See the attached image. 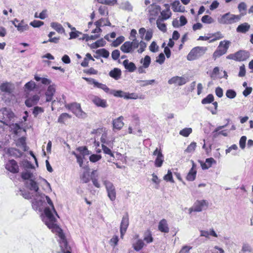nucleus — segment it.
<instances>
[{
    "mask_svg": "<svg viewBox=\"0 0 253 253\" xmlns=\"http://www.w3.org/2000/svg\"><path fill=\"white\" fill-rule=\"evenodd\" d=\"M41 198H42L43 201L45 198L47 203L50 206L49 207L45 208L44 211L45 216L43 217L42 220L47 225V226L51 229L53 232L56 234L60 238V246L61 248L65 247L66 248L67 246V242L65 238V236L62 230L56 224V219L53 215V212L58 216V214L54 209L53 203L50 198L48 196L44 194H41Z\"/></svg>",
    "mask_w": 253,
    "mask_h": 253,
    "instance_id": "obj_1",
    "label": "nucleus"
},
{
    "mask_svg": "<svg viewBox=\"0 0 253 253\" xmlns=\"http://www.w3.org/2000/svg\"><path fill=\"white\" fill-rule=\"evenodd\" d=\"M241 17L240 15H234L228 12L222 15L218 19V21L222 24H232L239 21Z\"/></svg>",
    "mask_w": 253,
    "mask_h": 253,
    "instance_id": "obj_2",
    "label": "nucleus"
},
{
    "mask_svg": "<svg viewBox=\"0 0 253 253\" xmlns=\"http://www.w3.org/2000/svg\"><path fill=\"white\" fill-rule=\"evenodd\" d=\"M207 47L204 46H197L193 48L187 56V59L189 61H192L198 59L203 56L206 51Z\"/></svg>",
    "mask_w": 253,
    "mask_h": 253,
    "instance_id": "obj_3",
    "label": "nucleus"
},
{
    "mask_svg": "<svg viewBox=\"0 0 253 253\" xmlns=\"http://www.w3.org/2000/svg\"><path fill=\"white\" fill-rule=\"evenodd\" d=\"M230 42L224 40L221 41L216 50L213 52L212 57L215 60L222 55L225 54L229 47Z\"/></svg>",
    "mask_w": 253,
    "mask_h": 253,
    "instance_id": "obj_4",
    "label": "nucleus"
},
{
    "mask_svg": "<svg viewBox=\"0 0 253 253\" xmlns=\"http://www.w3.org/2000/svg\"><path fill=\"white\" fill-rule=\"evenodd\" d=\"M65 106L78 118H83L86 116L85 113L82 111L81 105L79 103H73L68 104Z\"/></svg>",
    "mask_w": 253,
    "mask_h": 253,
    "instance_id": "obj_5",
    "label": "nucleus"
},
{
    "mask_svg": "<svg viewBox=\"0 0 253 253\" xmlns=\"http://www.w3.org/2000/svg\"><path fill=\"white\" fill-rule=\"evenodd\" d=\"M209 206V203L205 200L196 201L192 207L189 209V213L192 211L200 212L203 210L207 209Z\"/></svg>",
    "mask_w": 253,
    "mask_h": 253,
    "instance_id": "obj_6",
    "label": "nucleus"
},
{
    "mask_svg": "<svg viewBox=\"0 0 253 253\" xmlns=\"http://www.w3.org/2000/svg\"><path fill=\"white\" fill-rule=\"evenodd\" d=\"M153 155L156 156L154 162L155 167L157 168L161 167L164 162V156L161 150L157 148L154 151Z\"/></svg>",
    "mask_w": 253,
    "mask_h": 253,
    "instance_id": "obj_7",
    "label": "nucleus"
},
{
    "mask_svg": "<svg viewBox=\"0 0 253 253\" xmlns=\"http://www.w3.org/2000/svg\"><path fill=\"white\" fill-rule=\"evenodd\" d=\"M129 225V219L128 215L126 213V215H124L120 225V233H121V238H123V237L126 233L127 228Z\"/></svg>",
    "mask_w": 253,
    "mask_h": 253,
    "instance_id": "obj_8",
    "label": "nucleus"
},
{
    "mask_svg": "<svg viewBox=\"0 0 253 253\" xmlns=\"http://www.w3.org/2000/svg\"><path fill=\"white\" fill-rule=\"evenodd\" d=\"M12 22L14 26L17 28V30L20 33L28 30L30 28L24 20H21L19 22L17 19H15Z\"/></svg>",
    "mask_w": 253,
    "mask_h": 253,
    "instance_id": "obj_9",
    "label": "nucleus"
},
{
    "mask_svg": "<svg viewBox=\"0 0 253 253\" xmlns=\"http://www.w3.org/2000/svg\"><path fill=\"white\" fill-rule=\"evenodd\" d=\"M188 82L187 78L183 77L174 76L168 81L169 84H176L179 86L185 84Z\"/></svg>",
    "mask_w": 253,
    "mask_h": 253,
    "instance_id": "obj_10",
    "label": "nucleus"
},
{
    "mask_svg": "<svg viewBox=\"0 0 253 253\" xmlns=\"http://www.w3.org/2000/svg\"><path fill=\"white\" fill-rule=\"evenodd\" d=\"M5 169L13 173H16L19 172V167L17 163L14 160H9L6 163Z\"/></svg>",
    "mask_w": 253,
    "mask_h": 253,
    "instance_id": "obj_11",
    "label": "nucleus"
},
{
    "mask_svg": "<svg viewBox=\"0 0 253 253\" xmlns=\"http://www.w3.org/2000/svg\"><path fill=\"white\" fill-rule=\"evenodd\" d=\"M91 100L92 102L97 107L105 108L108 106L107 101L105 99L101 98L98 96H93L91 99Z\"/></svg>",
    "mask_w": 253,
    "mask_h": 253,
    "instance_id": "obj_12",
    "label": "nucleus"
},
{
    "mask_svg": "<svg viewBox=\"0 0 253 253\" xmlns=\"http://www.w3.org/2000/svg\"><path fill=\"white\" fill-rule=\"evenodd\" d=\"M14 89V85L9 83H3L0 85V90L1 91L7 93L9 95H11Z\"/></svg>",
    "mask_w": 253,
    "mask_h": 253,
    "instance_id": "obj_13",
    "label": "nucleus"
},
{
    "mask_svg": "<svg viewBox=\"0 0 253 253\" xmlns=\"http://www.w3.org/2000/svg\"><path fill=\"white\" fill-rule=\"evenodd\" d=\"M123 120L124 117L120 116L113 120L112 124L114 130H120L122 129L124 125V123L123 122Z\"/></svg>",
    "mask_w": 253,
    "mask_h": 253,
    "instance_id": "obj_14",
    "label": "nucleus"
},
{
    "mask_svg": "<svg viewBox=\"0 0 253 253\" xmlns=\"http://www.w3.org/2000/svg\"><path fill=\"white\" fill-rule=\"evenodd\" d=\"M2 114L4 118L7 119L5 120L3 122H6V121H7L10 122H14V119L15 117V116L14 113L10 110L6 108L2 110Z\"/></svg>",
    "mask_w": 253,
    "mask_h": 253,
    "instance_id": "obj_15",
    "label": "nucleus"
},
{
    "mask_svg": "<svg viewBox=\"0 0 253 253\" xmlns=\"http://www.w3.org/2000/svg\"><path fill=\"white\" fill-rule=\"evenodd\" d=\"M3 123L6 126H8L10 129L14 134H17L18 130L21 129V127L19 124L17 123H13V122H10L9 121H6V122H3Z\"/></svg>",
    "mask_w": 253,
    "mask_h": 253,
    "instance_id": "obj_16",
    "label": "nucleus"
},
{
    "mask_svg": "<svg viewBox=\"0 0 253 253\" xmlns=\"http://www.w3.org/2000/svg\"><path fill=\"white\" fill-rule=\"evenodd\" d=\"M105 86L107 89L103 90L106 93L113 95L116 97H123L125 98V92L122 90H115L113 89H110L109 87L105 84Z\"/></svg>",
    "mask_w": 253,
    "mask_h": 253,
    "instance_id": "obj_17",
    "label": "nucleus"
},
{
    "mask_svg": "<svg viewBox=\"0 0 253 253\" xmlns=\"http://www.w3.org/2000/svg\"><path fill=\"white\" fill-rule=\"evenodd\" d=\"M40 99V96L38 95H34L27 99L25 101V105L28 107H31L35 105H36Z\"/></svg>",
    "mask_w": 253,
    "mask_h": 253,
    "instance_id": "obj_18",
    "label": "nucleus"
},
{
    "mask_svg": "<svg viewBox=\"0 0 253 253\" xmlns=\"http://www.w3.org/2000/svg\"><path fill=\"white\" fill-rule=\"evenodd\" d=\"M236 61H243L247 59L250 56L249 52L245 50H240L236 52Z\"/></svg>",
    "mask_w": 253,
    "mask_h": 253,
    "instance_id": "obj_19",
    "label": "nucleus"
},
{
    "mask_svg": "<svg viewBox=\"0 0 253 253\" xmlns=\"http://www.w3.org/2000/svg\"><path fill=\"white\" fill-rule=\"evenodd\" d=\"M191 163L192 164V167L190 169L186 176V179L191 181H193L195 179L196 175L197 173L196 170V165L194 161L192 160H191Z\"/></svg>",
    "mask_w": 253,
    "mask_h": 253,
    "instance_id": "obj_20",
    "label": "nucleus"
},
{
    "mask_svg": "<svg viewBox=\"0 0 253 253\" xmlns=\"http://www.w3.org/2000/svg\"><path fill=\"white\" fill-rule=\"evenodd\" d=\"M55 92V86L54 85H50L45 92L46 101L47 102L51 101L52 99V97Z\"/></svg>",
    "mask_w": 253,
    "mask_h": 253,
    "instance_id": "obj_21",
    "label": "nucleus"
},
{
    "mask_svg": "<svg viewBox=\"0 0 253 253\" xmlns=\"http://www.w3.org/2000/svg\"><path fill=\"white\" fill-rule=\"evenodd\" d=\"M36 196L37 198L34 199L32 202V207L35 210L38 211L40 209L43 203V200L42 198H41V194H39Z\"/></svg>",
    "mask_w": 253,
    "mask_h": 253,
    "instance_id": "obj_22",
    "label": "nucleus"
},
{
    "mask_svg": "<svg viewBox=\"0 0 253 253\" xmlns=\"http://www.w3.org/2000/svg\"><path fill=\"white\" fill-rule=\"evenodd\" d=\"M83 79L86 81V82H87L89 84H93L96 87L100 88L102 90L107 89L106 87L105 86V84L100 83L92 78L83 77Z\"/></svg>",
    "mask_w": 253,
    "mask_h": 253,
    "instance_id": "obj_23",
    "label": "nucleus"
},
{
    "mask_svg": "<svg viewBox=\"0 0 253 253\" xmlns=\"http://www.w3.org/2000/svg\"><path fill=\"white\" fill-rule=\"evenodd\" d=\"M150 16H156L160 10V7L158 5L152 4L147 8Z\"/></svg>",
    "mask_w": 253,
    "mask_h": 253,
    "instance_id": "obj_24",
    "label": "nucleus"
},
{
    "mask_svg": "<svg viewBox=\"0 0 253 253\" xmlns=\"http://www.w3.org/2000/svg\"><path fill=\"white\" fill-rule=\"evenodd\" d=\"M158 229L162 232L168 233L169 232V227L167 220L163 219L159 223Z\"/></svg>",
    "mask_w": 253,
    "mask_h": 253,
    "instance_id": "obj_25",
    "label": "nucleus"
},
{
    "mask_svg": "<svg viewBox=\"0 0 253 253\" xmlns=\"http://www.w3.org/2000/svg\"><path fill=\"white\" fill-rule=\"evenodd\" d=\"M123 64L125 68L129 72H133L136 69L134 63L131 62H129L128 59L125 60L123 62Z\"/></svg>",
    "mask_w": 253,
    "mask_h": 253,
    "instance_id": "obj_26",
    "label": "nucleus"
},
{
    "mask_svg": "<svg viewBox=\"0 0 253 253\" xmlns=\"http://www.w3.org/2000/svg\"><path fill=\"white\" fill-rule=\"evenodd\" d=\"M213 164H216V161L212 158H210L206 159L205 163H201V166L203 169H207Z\"/></svg>",
    "mask_w": 253,
    "mask_h": 253,
    "instance_id": "obj_27",
    "label": "nucleus"
},
{
    "mask_svg": "<svg viewBox=\"0 0 253 253\" xmlns=\"http://www.w3.org/2000/svg\"><path fill=\"white\" fill-rule=\"evenodd\" d=\"M27 187L31 191H34L36 193V196L40 194L39 192V188L37 183L33 179H30Z\"/></svg>",
    "mask_w": 253,
    "mask_h": 253,
    "instance_id": "obj_28",
    "label": "nucleus"
},
{
    "mask_svg": "<svg viewBox=\"0 0 253 253\" xmlns=\"http://www.w3.org/2000/svg\"><path fill=\"white\" fill-rule=\"evenodd\" d=\"M172 9L174 12H183L185 7L182 6L178 0L174 1L172 4Z\"/></svg>",
    "mask_w": 253,
    "mask_h": 253,
    "instance_id": "obj_29",
    "label": "nucleus"
},
{
    "mask_svg": "<svg viewBox=\"0 0 253 253\" xmlns=\"http://www.w3.org/2000/svg\"><path fill=\"white\" fill-rule=\"evenodd\" d=\"M121 50L124 53H132L133 52L130 41L125 42L121 46Z\"/></svg>",
    "mask_w": 253,
    "mask_h": 253,
    "instance_id": "obj_30",
    "label": "nucleus"
},
{
    "mask_svg": "<svg viewBox=\"0 0 253 253\" xmlns=\"http://www.w3.org/2000/svg\"><path fill=\"white\" fill-rule=\"evenodd\" d=\"M250 28V25L248 23H244L238 26L236 31L239 33H246L249 30Z\"/></svg>",
    "mask_w": 253,
    "mask_h": 253,
    "instance_id": "obj_31",
    "label": "nucleus"
},
{
    "mask_svg": "<svg viewBox=\"0 0 253 253\" xmlns=\"http://www.w3.org/2000/svg\"><path fill=\"white\" fill-rule=\"evenodd\" d=\"M98 173L96 170H94L92 171L90 176V179L93 183V184L97 188H99L100 185L97 179Z\"/></svg>",
    "mask_w": 253,
    "mask_h": 253,
    "instance_id": "obj_32",
    "label": "nucleus"
},
{
    "mask_svg": "<svg viewBox=\"0 0 253 253\" xmlns=\"http://www.w3.org/2000/svg\"><path fill=\"white\" fill-rule=\"evenodd\" d=\"M50 26L58 33H62L65 32V30L62 25L57 22H51Z\"/></svg>",
    "mask_w": 253,
    "mask_h": 253,
    "instance_id": "obj_33",
    "label": "nucleus"
},
{
    "mask_svg": "<svg viewBox=\"0 0 253 253\" xmlns=\"http://www.w3.org/2000/svg\"><path fill=\"white\" fill-rule=\"evenodd\" d=\"M109 76L112 78L118 80L120 78L121 75V71L118 68H115L109 72Z\"/></svg>",
    "mask_w": 253,
    "mask_h": 253,
    "instance_id": "obj_34",
    "label": "nucleus"
},
{
    "mask_svg": "<svg viewBox=\"0 0 253 253\" xmlns=\"http://www.w3.org/2000/svg\"><path fill=\"white\" fill-rule=\"evenodd\" d=\"M133 248L137 252L140 251L144 246L143 241L141 239H138L135 242L133 243Z\"/></svg>",
    "mask_w": 253,
    "mask_h": 253,
    "instance_id": "obj_35",
    "label": "nucleus"
},
{
    "mask_svg": "<svg viewBox=\"0 0 253 253\" xmlns=\"http://www.w3.org/2000/svg\"><path fill=\"white\" fill-rule=\"evenodd\" d=\"M8 152L10 155L16 157H20L22 155V153L20 151L14 148H9Z\"/></svg>",
    "mask_w": 253,
    "mask_h": 253,
    "instance_id": "obj_36",
    "label": "nucleus"
},
{
    "mask_svg": "<svg viewBox=\"0 0 253 253\" xmlns=\"http://www.w3.org/2000/svg\"><path fill=\"white\" fill-rule=\"evenodd\" d=\"M143 240L148 244L153 241V238L152 237L151 232L150 230H147L145 232Z\"/></svg>",
    "mask_w": 253,
    "mask_h": 253,
    "instance_id": "obj_37",
    "label": "nucleus"
},
{
    "mask_svg": "<svg viewBox=\"0 0 253 253\" xmlns=\"http://www.w3.org/2000/svg\"><path fill=\"white\" fill-rule=\"evenodd\" d=\"M33 174L30 170H25L21 173V177L24 180L32 179Z\"/></svg>",
    "mask_w": 253,
    "mask_h": 253,
    "instance_id": "obj_38",
    "label": "nucleus"
},
{
    "mask_svg": "<svg viewBox=\"0 0 253 253\" xmlns=\"http://www.w3.org/2000/svg\"><path fill=\"white\" fill-rule=\"evenodd\" d=\"M163 19L158 18L156 21V24L159 29L165 32L167 31V28L166 24L163 23Z\"/></svg>",
    "mask_w": 253,
    "mask_h": 253,
    "instance_id": "obj_39",
    "label": "nucleus"
},
{
    "mask_svg": "<svg viewBox=\"0 0 253 253\" xmlns=\"http://www.w3.org/2000/svg\"><path fill=\"white\" fill-rule=\"evenodd\" d=\"M16 145L18 147H21L24 151H26V139L24 137L19 138L17 141Z\"/></svg>",
    "mask_w": 253,
    "mask_h": 253,
    "instance_id": "obj_40",
    "label": "nucleus"
},
{
    "mask_svg": "<svg viewBox=\"0 0 253 253\" xmlns=\"http://www.w3.org/2000/svg\"><path fill=\"white\" fill-rule=\"evenodd\" d=\"M214 100V97L212 94H209L207 96L202 100L201 103L203 104H209Z\"/></svg>",
    "mask_w": 253,
    "mask_h": 253,
    "instance_id": "obj_41",
    "label": "nucleus"
},
{
    "mask_svg": "<svg viewBox=\"0 0 253 253\" xmlns=\"http://www.w3.org/2000/svg\"><path fill=\"white\" fill-rule=\"evenodd\" d=\"M210 36L211 37V38H213L212 39L210 40V42H213L216 40H219L223 38V36L220 32H217L214 34H210Z\"/></svg>",
    "mask_w": 253,
    "mask_h": 253,
    "instance_id": "obj_42",
    "label": "nucleus"
},
{
    "mask_svg": "<svg viewBox=\"0 0 253 253\" xmlns=\"http://www.w3.org/2000/svg\"><path fill=\"white\" fill-rule=\"evenodd\" d=\"M34 78L36 81L38 82L41 81L42 84L45 85H47L51 83V81L50 80L45 78H41L37 75H35Z\"/></svg>",
    "mask_w": 253,
    "mask_h": 253,
    "instance_id": "obj_43",
    "label": "nucleus"
},
{
    "mask_svg": "<svg viewBox=\"0 0 253 253\" xmlns=\"http://www.w3.org/2000/svg\"><path fill=\"white\" fill-rule=\"evenodd\" d=\"M71 118V116L69 114L64 113L60 115L58 119V122L60 123H64L67 119Z\"/></svg>",
    "mask_w": 253,
    "mask_h": 253,
    "instance_id": "obj_44",
    "label": "nucleus"
},
{
    "mask_svg": "<svg viewBox=\"0 0 253 253\" xmlns=\"http://www.w3.org/2000/svg\"><path fill=\"white\" fill-rule=\"evenodd\" d=\"M141 63L143 64V66L145 68H148L151 63L150 57L148 55L145 56L144 59H141Z\"/></svg>",
    "mask_w": 253,
    "mask_h": 253,
    "instance_id": "obj_45",
    "label": "nucleus"
},
{
    "mask_svg": "<svg viewBox=\"0 0 253 253\" xmlns=\"http://www.w3.org/2000/svg\"><path fill=\"white\" fill-rule=\"evenodd\" d=\"M201 21L203 23L206 24H211L214 22L213 19L208 15L203 16Z\"/></svg>",
    "mask_w": 253,
    "mask_h": 253,
    "instance_id": "obj_46",
    "label": "nucleus"
},
{
    "mask_svg": "<svg viewBox=\"0 0 253 253\" xmlns=\"http://www.w3.org/2000/svg\"><path fill=\"white\" fill-rule=\"evenodd\" d=\"M125 41V37L124 36H120L117 38L112 43V46L117 47Z\"/></svg>",
    "mask_w": 253,
    "mask_h": 253,
    "instance_id": "obj_47",
    "label": "nucleus"
},
{
    "mask_svg": "<svg viewBox=\"0 0 253 253\" xmlns=\"http://www.w3.org/2000/svg\"><path fill=\"white\" fill-rule=\"evenodd\" d=\"M96 53L102 56L104 58H107L109 55V52L104 48L98 49L96 51Z\"/></svg>",
    "mask_w": 253,
    "mask_h": 253,
    "instance_id": "obj_48",
    "label": "nucleus"
},
{
    "mask_svg": "<svg viewBox=\"0 0 253 253\" xmlns=\"http://www.w3.org/2000/svg\"><path fill=\"white\" fill-rule=\"evenodd\" d=\"M103 183L105 186L107 192L115 189V188L112 182L107 180H104L103 181Z\"/></svg>",
    "mask_w": 253,
    "mask_h": 253,
    "instance_id": "obj_49",
    "label": "nucleus"
},
{
    "mask_svg": "<svg viewBox=\"0 0 253 253\" xmlns=\"http://www.w3.org/2000/svg\"><path fill=\"white\" fill-rule=\"evenodd\" d=\"M192 129L191 128H185L180 131L179 134L184 137H187L192 132Z\"/></svg>",
    "mask_w": 253,
    "mask_h": 253,
    "instance_id": "obj_50",
    "label": "nucleus"
},
{
    "mask_svg": "<svg viewBox=\"0 0 253 253\" xmlns=\"http://www.w3.org/2000/svg\"><path fill=\"white\" fill-rule=\"evenodd\" d=\"M121 7L122 9L131 11L132 10V6L128 1H125L121 3Z\"/></svg>",
    "mask_w": 253,
    "mask_h": 253,
    "instance_id": "obj_51",
    "label": "nucleus"
},
{
    "mask_svg": "<svg viewBox=\"0 0 253 253\" xmlns=\"http://www.w3.org/2000/svg\"><path fill=\"white\" fill-rule=\"evenodd\" d=\"M161 15L162 16V18H160V19H163V20H167L169 18L171 15V12L169 9H167L166 10H163L161 13Z\"/></svg>",
    "mask_w": 253,
    "mask_h": 253,
    "instance_id": "obj_52",
    "label": "nucleus"
},
{
    "mask_svg": "<svg viewBox=\"0 0 253 253\" xmlns=\"http://www.w3.org/2000/svg\"><path fill=\"white\" fill-rule=\"evenodd\" d=\"M196 143L192 142L188 146L187 148L185 149V152L189 153L193 152L196 147Z\"/></svg>",
    "mask_w": 253,
    "mask_h": 253,
    "instance_id": "obj_53",
    "label": "nucleus"
},
{
    "mask_svg": "<svg viewBox=\"0 0 253 253\" xmlns=\"http://www.w3.org/2000/svg\"><path fill=\"white\" fill-rule=\"evenodd\" d=\"M164 179L167 181L174 183L172 172L170 170H168V173L164 176Z\"/></svg>",
    "mask_w": 253,
    "mask_h": 253,
    "instance_id": "obj_54",
    "label": "nucleus"
},
{
    "mask_svg": "<svg viewBox=\"0 0 253 253\" xmlns=\"http://www.w3.org/2000/svg\"><path fill=\"white\" fill-rule=\"evenodd\" d=\"M97 1L99 3H100L102 4L109 5H113L117 3V0H97Z\"/></svg>",
    "mask_w": 253,
    "mask_h": 253,
    "instance_id": "obj_55",
    "label": "nucleus"
},
{
    "mask_svg": "<svg viewBox=\"0 0 253 253\" xmlns=\"http://www.w3.org/2000/svg\"><path fill=\"white\" fill-rule=\"evenodd\" d=\"M226 96L227 98L233 99L236 96V92L233 89H228L226 92Z\"/></svg>",
    "mask_w": 253,
    "mask_h": 253,
    "instance_id": "obj_56",
    "label": "nucleus"
},
{
    "mask_svg": "<svg viewBox=\"0 0 253 253\" xmlns=\"http://www.w3.org/2000/svg\"><path fill=\"white\" fill-rule=\"evenodd\" d=\"M22 166L24 168L25 170H29V169H33L34 168L33 165L28 161L23 162Z\"/></svg>",
    "mask_w": 253,
    "mask_h": 253,
    "instance_id": "obj_57",
    "label": "nucleus"
},
{
    "mask_svg": "<svg viewBox=\"0 0 253 253\" xmlns=\"http://www.w3.org/2000/svg\"><path fill=\"white\" fill-rule=\"evenodd\" d=\"M125 99H136L138 98V95L135 93H128V92H125Z\"/></svg>",
    "mask_w": 253,
    "mask_h": 253,
    "instance_id": "obj_58",
    "label": "nucleus"
},
{
    "mask_svg": "<svg viewBox=\"0 0 253 253\" xmlns=\"http://www.w3.org/2000/svg\"><path fill=\"white\" fill-rule=\"evenodd\" d=\"M107 195L111 201H114L116 198V189L107 192Z\"/></svg>",
    "mask_w": 253,
    "mask_h": 253,
    "instance_id": "obj_59",
    "label": "nucleus"
},
{
    "mask_svg": "<svg viewBox=\"0 0 253 253\" xmlns=\"http://www.w3.org/2000/svg\"><path fill=\"white\" fill-rule=\"evenodd\" d=\"M101 159V156L100 155L92 154L89 157V160L92 163L96 162Z\"/></svg>",
    "mask_w": 253,
    "mask_h": 253,
    "instance_id": "obj_60",
    "label": "nucleus"
},
{
    "mask_svg": "<svg viewBox=\"0 0 253 253\" xmlns=\"http://www.w3.org/2000/svg\"><path fill=\"white\" fill-rule=\"evenodd\" d=\"M44 24L43 22L39 20H34L30 23V25L33 27L38 28Z\"/></svg>",
    "mask_w": 253,
    "mask_h": 253,
    "instance_id": "obj_61",
    "label": "nucleus"
},
{
    "mask_svg": "<svg viewBox=\"0 0 253 253\" xmlns=\"http://www.w3.org/2000/svg\"><path fill=\"white\" fill-rule=\"evenodd\" d=\"M43 111L44 110L42 108L39 106H36L34 107L33 113L34 116L36 117L39 113H42L43 112Z\"/></svg>",
    "mask_w": 253,
    "mask_h": 253,
    "instance_id": "obj_62",
    "label": "nucleus"
},
{
    "mask_svg": "<svg viewBox=\"0 0 253 253\" xmlns=\"http://www.w3.org/2000/svg\"><path fill=\"white\" fill-rule=\"evenodd\" d=\"M102 148L104 152V153L106 154L109 155L110 156L114 157V154L112 152L110 149H109L108 147H107L106 146H105L104 144H102Z\"/></svg>",
    "mask_w": 253,
    "mask_h": 253,
    "instance_id": "obj_63",
    "label": "nucleus"
},
{
    "mask_svg": "<svg viewBox=\"0 0 253 253\" xmlns=\"http://www.w3.org/2000/svg\"><path fill=\"white\" fill-rule=\"evenodd\" d=\"M119 241V238L117 236H114L110 240V244L111 246L115 247L118 245Z\"/></svg>",
    "mask_w": 253,
    "mask_h": 253,
    "instance_id": "obj_64",
    "label": "nucleus"
}]
</instances>
